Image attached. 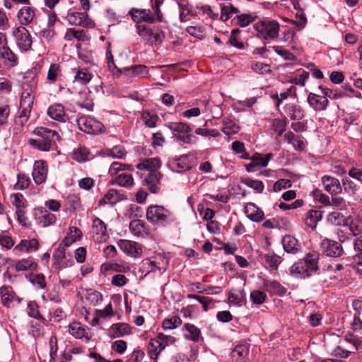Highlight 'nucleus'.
Masks as SVG:
<instances>
[{
    "label": "nucleus",
    "mask_w": 362,
    "mask_h": 362,
    "mask_svg": "<svg viewBox=\"0 0 362 362\" xmlns=\"http://www.w3.org/2000/svg\"><path fill=\"white\" fill-rule=\"evenodd\" d=\"M35 133L38 136V138L31 139L30 144L40 151H49L52 144L59 139V136L57 132L46 127H37L35 129Z\"/></svg>",
    "instance_id": "f257e3e1"
},
{
    "label": "nucleus",
    "mask_w": 362,
    "mask_h": 362,
    "mask_svg": "<svg viewBox=\"0 0 362 362\" xmlns=\"http://www.w3.org/2000/svg\"><path fill=\"white\" fill-rule=\"evenodd\" d=\"M137 30L144 41L151 46L160 45L165 37V33L158 28H151L146 25H139Z\"/></svg>",
    "instance_id": "f03ea898"
},
{
    "label": "nucleus",
    "mask_w": 362,
    "mask_h": 362,
    "mask_svg": "<svg viewBox=\"0 0 362 362\" xmlns=\"http://www.w3.org/2000/svg\"><path fill=\"white\" fill-rule=\"evenodd\" d=\"M254 28L264 40H274L279 35V24L275 21H261L256 23Z\"/></svg>",
    "instance_id": "7ed1b4c3"
},
{
    "label": "nucleus",
    "mask_w": 362,
    "mask_h": 362,
    "mask_svg": "<svg viewBox=\"0 0 362 362\" xmlns=\"http://www.w3.org/2000/svg\"><path fill=\"white\" fill-rule=\"evenodd\" d=\"M170 216V212L162 206L152 205L146 210L147 220L154 224H165Z\"/></svg>",
    "instance_id": "20e7f679"
},
{
    "label": "nucleus",
    "mask_w": 362,
    "mask_h": 362,
    "mask_svg": "<svg viewBox=\"0 0 362 362\" xmlns=\"http://www.w3.org/2000/svg\"><path fill=\"white\" fill-rule=\"evenodd\" d=\"M77 125L80 130L87 134H98L102 132L103 124L89 116H81L77 119Z\"/></svg>",
    "instance_id": "39448f33"
},
{
    "label": "nucleus",
    "mask_w": 362,
    "mask_h": 362,
    "mask_svg": "<svg viewBox=\"0 0 362 362\" xmlns=\"http://www.w3.org/2000/svg\"><path fill=\"white\" fill-rule=\"evenodd\" d=\"M13 35L18 47L23 50H28L32 45V39L28 30L23 26L18 27L13 31Z\"/></svg>",
    "instance_id": "423d86ee"
},
{
    "label": "nucleus",
    "mask_w": 362,
    "mask_h": 362,
    "mask_svg": "<svg viewBox=\"0 0 362 362\" xmlns=\"http://www.w3.org/2000/svg\"><path fill=\"white\" fill-rule=\"evenodd\" d=\"M321 247L323 254L327 257H337L343 253L341 245L337 242L328 238L322 241Z\"/></svg>",
    "instance_id": "0eeeda50"
},
{
    "label": "nucleus",
    "mask_w": 362,
    "mask_h": 362,
    "mask_svg": "<svg viewBox=\"0 0 362 362\" xmlns=\"http://www.w3.org/2000/svg\"><path fill=\"white\" fill-rule=\"evenodd\" d=\"M69 24L84 28H93L94 22L88 17L87 13L81 12L71 13L67 15Z\"/></svg>",
    "instance_id": "6e6552de"
},
{
    "label": "nucleus",
    "mask_w": 362,
    "mask_h": 362,
    "mask_svg": "<svg viewBox=\"0 0 362 362\" xmlns=\"http://www.w3.org/2000/svg\"><path fill=\"white\" fill-rule=\"evenodd\" d=\"M118 247L127 255L137 257L142 253V247L140 244L129 240H119Z\"/></svg>",
    "instance_id": "1a4fd4ad"
},
{
    "label": "nucleus",
    "mask_w": 362,
    "mask_h": 362,
    "mask_svg": "<svg viewBox=\"0 0 362 362\" xmlns=\"http://www.w3.org/2000/svg\"><path fill=\"white\" fill-rule=\"evenodd\" d=\"M132 333L131 326L124 322L115 323L108 329V335L112 339L123 337Z\"/></svg>",
    "instance_id": "9d476101"
},
{
    "label": "nucleus",
    "mask_w": 362,
    "mask_h": 362,
    "mask_svg": "<svg viewBox=\"0 0 362 362\" xmlns=\"http://www.w3.org/2000/svg\"><path fill=\"white\" fill-rule=\"evenodd\" d=\"M47 165L43 160H36L34 163L33 177L37 185L43 183L47 175Z\"/></svg>",
    "instance_id": "9b49d317"
},
{
    "label": "nucleus",
    "mask_w": 362,
    "mask_h": 362,
    "mask_svg": "<svg viewBox=\"0 0 362 362\" xmlns=\"http://www.w3.org/2000/svg\"><path fill=\"white\" fill-rule=\"evenodd\" d=\"M144 182L151 193H157L160 189V173H141Z\"/></svg>",
    "instance_id": "f8f14e48"
},
{
    "label": "nucleus",
    "mask_w": 362,
    "mask_h": 362,
    "mask_svg": "<svg viewBox=\"0 0 362 362\" xmlns=\"http://www.w3.org/2000/svg\"><path fill=\"white\" fill-rule=\"evenodd\" d=\"M137 168L142 171L141 173H160V160L158 158H151L144 159L141 163L136 165Z\"/></svg>",
    "instance_id": "ddd939ff"
},
{
    "label": "nucleus",
    "mask_w": 362,
    "mask_h": 362,
    "mask_svg": "<svg viewBox=\"0 0 362 362\" xmlns=\"http://www.w3.org/2000/svg\"><path fill=\"white\" fill-rule=\"evenodd\" d=\"M92 230L97 241L104 242L108 238L106 225L99 218H95L93 220Z\"/></svg>",
    "instance_id": "4468645a"
},
{
    "label": "nucleus",
    "mask_w": 362,
    "mask_h": 362,
    "mask_svg": "<svg viewBox=\"0 0 362 362\" xmlns=\"http://www.w3.org/2000/svg\"><path fill=\"white\" fill-rule=\"evenodd\" d=\"M129 14L134 22L144 21L152 23L156 21L155 16L152 15L150 10L132 8Z\"/></svg>",
    "instance_id": "2eb2a0df"
},
{
    "label": "nucleus",
    "mask_w": 362,
    "mask_h": 362,
    "mask_svg": "<svg viewBox=\"0 0 362 362\" xmlns=\"http://www.w3.org/2000/svg\"><path fill=\"white\" fill-rule=\"evenodd\" d=\"M47 115L52 119L61 122H66L69 119L68 115L65 113L64 107L59 103L52 105L47 110Z\"/></svg>",
    "instance_id": "dca6fc26"
},
{
    "label": "nucleus",
    "mask_w": 362,
    "mask_h": 362,
    "mask_svg": "<svg viewBox=\"0 0 362 362\" xmlns=\"http://www.w3.org/2000/svg\"><path fill=\"white\" fill-rule=\"evenodd\" d=\"M308 103L315 110H324L328 105L326 96L310 93L308 96Z\"/></svg>",
    "instance_id": "f3484780"
},
{
    "label": "nucleus",
    "mask_w": 362,
    "mask_h": 362,
    "mask_svg": "<svg viewBox=\"0 0 362 362\" xmlns=\"http://www.w3.org/2000/svg\"><path fill=\"white\" fill-rule=\"evenodd\" d=\"M323 186L327 192L331 194H337L342 190L338 179L331 176H324L322 178Z\"/></svg>",
    "instance_id": "a211bd4d"
},
{
    "label": "nucleus",
    "mask_w": 362,
    "mask_h": 362,
    "mask_svg": "<svg viewBox=\"0 0 362 362\" xmlns=\"http://www.w3.org/2000/svg\"><path fill=\"white\" fill-rule=\"evenodd\" d=\"M0 296L3 304L10 307L13 303H19L20 300L10 286H2L0 288Z\"/></svg>",
    "instance_id": "6ab92c4d"
},
{
    "label": "nucleus",
    "mask_w": 362,
    "mask_h": 362,
    "mask_svg": "<svg viewBox=\"0 0 362 362\" xmlns=\"http://www.w3.org/2000/svg\"><path fill=\"white\" fill-rule=\"evenodd\" d=\"M0 57L4 59V65L8 67H14L18 64L17 55L8 46L0 47Z\"/></svg>",
    "instance_id": "aec40b11"
},
{
    "label": "nucleus",
    "mask_w": 362,
    "mask_h": 362,
    "mask_svg": "<svg viewBox=\"0 0 362 362\" xmlns=\"http://www.w3.org/2000/svg\"><path fill=\"white\" fill-rule=\"evenodd\" d=\"M290 272L292 274L300 278H305L312 275L304 259H300L298 262L294 263L291 266Z\"/></svg>",
    "instance_id": "412c9836"
},
{
    "label": "nucleus",
    "mask_w": 362,
    "mask_h": 362,
    "mask_svg": "<svg viewBox=\"0 0 362 362\" xmlns=\"http://www.w3.org/2000/svg\"><path fill=\"white\" fill-rule=\"evenodd\" d=\"M245 213L250 220L259 222L264 218V212L253 203H247L245 207Z\"/></svg>",
    "instance_id": "4be33fe9"
},
{
    "label": "nucleus",
    "mask_w": 362,
    "mask_h": 362,
    "mask_svg": "<svg viewBox=\"0 0 362 362\" xmlns=\"http://www.w3.org/2000/svg\"><path fill=\"white\" fill-rule=\"evenodd\" d=\"M285 113L293 120H300L304 117V110L296 103H287L284 107Z\"/></svg>",
    "instance_id": "5701e85b"
},
{
    "label": "nucleus",
    "mask_w": 362,
    "mask_h": 362,
    "mask_svg": "<svg viewBox=\"0 0 362 362\" xmlns=\"http://www.w3.org/2000/svg\"><path fill=\"white\" fill-rule=\"evenodd\" d=\"M53 259H54V263L59 268L67 267L71 264V262L67 259L65 248L62 247V246L59 245L54 250L53 253Z\"/></svg>",
    "instance_id": "b1692460"
},
{
    "label": "nucleus",
    "mask_w": 362,
    "mask_h": 362,
    "mask_svg": "<svg viewBox=\"0 0 362 362\" xmlns=\"http://www.w3.org/2000/svg\"><path fill=\"white\" fill-rule=\"evenodd\" d=\"M36 220L37 223L42 227H48L55 223L57 217L54 214L47 210H40L37 215Z\"/></svg>",
    "instance_id": "393cba45"
},
{
    "label": "nucleus",
    "mask_w": 362,
    "mask_h": 362,
    "mask_svg": "<svg viewBox=\"0 0 362 362\" xmlns=\"http://www.w3.org/2000/svg\"><path fill=\"white\" fill-rule=\"evenodd\" d=\"M282 245L286 252L295 254L300 249V245L296 238L292 235H285L282 238Z\"/></svg>",
    "instance_id": "a878e982"
},
{
    "label": "nucleus",
    "mask_w": 362,
    "mask_h": 362,
    "mask_svg": "<svg viewBox=\"0 0 362 362\" xmlns=\"http://www.w3.org/2000/svg\"><path fill=\"white\" fill-rule=\"evenodd\" d=\"M182 329L186 339L196 342L201 337L200 329L192 324L185 323Z\"/></svg>",
    "instance_id": "bb28decb"
},
{
    "label": "nucleus",
    "mask_w": 362,
    "mask_h": 362,
    "mask_svg": "<svg viewBox=\"0 0 362 362\" xmlns=\"http://www.w3.org/2000/svg\"><path fill=\"white\" fill-rule=\"evenodd\" d=\"M345 227H348L353 236H357L362 233V220L356 216H347Z\"/></svg>",
    "instance_id": "cd10ccee"
},
{
    "label": "nucleus",
    "mask_w": 362,
    "mask_h": 362,
    "mask_svg": "<svg viewBox=\"0 0 362 362\" xmlns=\"http://www.w3.org/2000/svg\"><path fill=\"white\" fill-rule=\"evenodd\" d=\"M322 214L320 210L318 209H311L308 211L306 214L305 218V223L307 226L310 227L312 229L316 228L318 221L322 219Z\"/></svg>",
    "instance_id": "c85d7f7f"
},
{
    "label": "nucleus",
    "mask_w": 362,
    "mask_h": 362,
    "mask_svg": "<svg viewBox=\"0 0 362 362\" xmlns=\"http://www.w3.org/2000/svg\"><path fill=\"white\" fill-rule=\"evenodd\" d=\"M127 199L124 194H119L117 190L111 189L105 194L103 199L100 201V204H115L119 201Z\"/></svg>",
    "instance_id": "c756f323"
},
{
    "label": "nucleus",
    "mask_w": 362,
    "mask_h": 362,
    "mask_svg": "<svg viewBox=\"0 0 362 362\" xmlns=\"http://www.w3.org/2000/svg\"><path fill=\"white\" fill-rule=\"evenodd\" d=\"M147 263L151 266L149 272L158 271L160 273L165 272L168 267V260L161 255L156 257L153 260H147Z\"/></svg>",
    "instance_id": "7c9ffc66"
},
{
    "label": "nucleus",
    "mask_w": 362,
    "mask_h": 362,
    "mask_svg": "<svg viewBox=\"0 0 362 362\" xmlns=\"http://www.w3.org/2000/svg\"><path fill=\"white\" fill-rule=\"evenodd\" d=\"M164 350L163 346L158 340V337L156 339H151L147 346L148 354L151 358L156 360L160 353Z\"/></svg>",
    "instance_id": "2f4dec72"
},
{
    "label": "nucleus",
    "mask_w": 362,
    "mask_h": 362,
    "mask_svg": "<svg viewBox=\"0 0 362 362\" xmlns=\"http://www.w3.org/2000/svg\"><path fill=\"white\" fill-rule=\"evenodd\" d=\"M35 16L34 10L30 6L22 7L18 13V18L21 24L27 25L32 23Z\"/></svg>",
    "instance_id": "473e14b6"
},
{
    "label": "nucleus",
    "mask_w": 362,
    "mask_h": 362,
    "mask_svg": "<svg viewBox=\"0 0 362 362\" xmlns=\"http://www.w3.org/2000/svg\"><path fill=\"white\" fill-rule=\"evenodd\" d=\"M38 247V241L33 238L31 240H22L21 243L15 247L14 250L20 252H29L33 250H37Z\"/></svg>",
    "instance_id": "72a5a7b5"
},
{
    "label": "nucleus",
    "mask_w": 362,
    "mask_h": 362,
    "mask_svg": "<svg viewBox=\"0 0 362 362\" xmlns=\"http://www.w3.org/2000/svg\"><path fill=\"white\" fill-rule=\"evenodd\" d=\"M284 136L296 150L303 151L305 148V143L301 136L295 135L293 132H288Z\"/></svg>",
    "instance_id": "f704fd0d"
},
{
    "label": "nucleus",
    "mask_w": 362,
    "mask_h": 362,
    "mask_svg": "<svg viewBox=\"0 0 362 362\" xmlns=\"http://www.w3.org/2000/svg\"><path fill=\"white\" fill-rule=\"evenodd\" d=\"M132 233L138 237H144L147 234L145 223L141 220H133L129 223Z\"/></svg>",
    "instance_id": "c9c22d12"
},
{
    "label": "nucleus",
    "mask_w": 362,
    "mask_h": 362,
    "mask_svg": "<svg viewBox=\"0 0 362 362\" xmlns=\"http://www.w3.org/2000/svg\"><path fill=\"white\" fill-rule=\"evenodd\" d=\"M10 112L11 109L7 101L0 98V127H4L8 124Z\"/></svg>",
    "instance_id": "e433bc0d"
},
{
    "label": "nucleus",
    "mask_w": 362,
    "mask_h": 362,
    "mask_svg": "<svg viewBox=\"0 0 362 362\" xmlns=\"http://www.w3.org/2000/svg\"><path fill=\"white\" fill-rule=\"evenodd\" d=\"M69 332L78 339L88 338L86 329L78 322H73L69 326Z\"/></svg>",
    "instance_id": "4c0bfd02"
},
{
    "label": "nucleus",
    "mask_w": 362,
    "mask_h": 362,
    "mask_svg": "<svg viewBox=\"0 0 362 362\" xmlns=\"http://www.w3.org/2000/svg\"><path fill=\"white\" fill-rule=\"evenodd\" d=\"M346 221L347 217L339 211H333L327 216V221L334 226H345Z\"/></svg>",
    "instance_id": "58836bf2"
},
{
    "label": "nucleus",
    "mask_w": 362,
    "mask_h": 362,
    "mask_svg": "<svg viewBox=\"0 0 362 362\" xmlns=\"http://www.w3.org/2000/svg\"><path fill=\"white\" fill-rule=\"evenodd\" d=\"M111 184H117L120 186L128 187L134 183V180L130 174L122 173L118 175L114 180L110 181Z\"/></svg>",
    "instance_id": "ea45409f"
},
{
    "label": "nucleus",
    "mask_w": 362,
    "mask_h": 362,
    "mask_svg": "<svg viewBox=\"0 0 362 362\" xmlns=\"http://www.w3.org/2000/svg\"><path fill=\"white\" fill-rule=\"evenodd\" d=\"M74 38H76L78 41H85L87 39L83 30H76L74 28L68 29L65 33L64 39L67 41H71Z\"/></svg>",
    "instance_id": "a19ab883"
},
{
    "label": "nucleus",
    "mask_w": 362,
    "mask_h": 362,
    "mask_svg": "<svg viewBox=\"0 0 362 362\" xmlns=\"http://www.w3.org/2000/svg\"><path fill=\"white\" fill-rule=\"evenodd\" d=\"M15 267L17 271L35 270L37 268V264L32 259H23L18 261Z\"/></svg>",
    "instance_id": "79ce46f5"
},
{
    "label": "nucleus",
    "mask_w": 362,
    "mask_h": 362,
    "mask_svg": "<svg viewBox=\"0 0 362 362\" xmlns=\"http://www.w3.org/2000/svg\"><path fill=\"white\" fill-rule=\"evenodd\" d=\"M102 298L103 297L100 293L91 289L87 290L85 294V300L90 305L94 306L97 305L100 301L102 300Z\"/></svg>",
    "instance_id": "37998d69"
},
{
    "label": "nucleus",
    "mask_w": 362,
    "mask_h": 362,
    "mask_svg": "<svg viewBox=\"0 0 362 362\" xmlns=\"http://www.w3.org/2000/svg\"><path fill=\"white\" fill-rule=\"evenodd\" d=\"M303 259L312 274L318 269V255L317 254L308 253Z\"/></svg>",
    "instance_id": "c03bdc74"
},
{
    "label": "nucleus",
    "mask_w": 362,
    "mask_h": 362,
    "mask_svg": "<svg viewBox=\"0 0 362 362\" xmlns=\"http://www.w3.org/2000/svg\"><path fill=\"white\" fill-rule=\"evenodd\" d=\"M264 260L272 269L276 270L281 262V257L274 252H269L264 255Z\"/></svg>",
    "instance_id": "a18cd8bd"
},
{
    "label": "nucleus",
    "mask_w": 362,
    "mask_h": 362,
    "mask_svg": "<svg viewBox=\"0 0 362 362\" xmlns=\"http://www.w3.org/2000/svg\"><path fill=\"white\" fill-rule=\"evenodd\" d=\"M241 182L246 186L253 189L257 193H261L264 187L263 182L257 180H252L250 178H242Z\"/></svg>",
    "instance_id": "49530a36"
},
{
    "label": "nucleus",
    "mask_w": 362,
    "mask_h": 362,
    "mask_svg": "<svg viewBox=\"0 0 362 362\" xmlns=\"http://www.w3.org/2000/svg\"><path fill=\"white\" fill-rule=\"evenodd\" d=\"M60 66L57 64H52L47 72V79L50 83L57 81L58 76L60 75Z\"/></svg>",
    "instance_id": "de8ad7c7"
},
{
    "label": "nucleus",
    "mask_w": 362,
    "mask_h": 362,
    "mask_svg": "<svg viewBox=\"0 0 362 362\" xmlns=\"http://www.w3.org/2000/svg\"><path fill=\"white\" fill-rule=\"evenodd\" d=\"M248 354V349L245 345H238L231 351V356L236 361H241Z\"/></svg>",
    "instance_id": "09e8293b"
},
{
    "label": "nucleus",
    "mask_w": 362,
    "mask_h": 362,
    "mask_svg": "<svg viewBox=\"0 0 362 362\" xmlns=\"http://www.w3.org/2000/svg\"><path fill=\"white\" fill-rule=\"evenodd\" d=\"M168 127L171 131L178 133L185 134L191 131L190 127L184 122H170Z\"/></svg>",
    "instance_id": "8fccbe9b"
},
{
    "label": "nucleus",
    "mask_w": 362,
    "mask_h": 362,
    "mask_svg": "<svg viewBox=\"0 0 362 362\" xmlns=\"http://www.w3.org/2000/svg\"><path fill=\"white\" fill-rule=\"evenodd\" d=\"M182 324V320L178 316H173L168 318L163 322V328L164 330L173 329Z\"/></svg>",
    "instance_id": "3c124183"
},
{
    "label": "nucleus",
    "mask_w": 362,
    "mask_h": 362,
    "mask_svg": "<svg viewBox=\"0 0 362 362\" xmlns=\"http://www.w3.org/2000/svg\"><path fill=\"white\" fill-rule=\"evenodd\" d=\"M91 74L85 69H79L77 71L74 79L81 84H86L91 80Z\"/></svg>",
    "instance_id": "603ef678"
},
{
    "label": "nucleus",
    "mask_w": 362,
    "mask_h": 362,
    "mask_svg": "<svg viewBox=\"0 0 362 362\" xmlns=\"http://www.w3.org/2000/svg\"><path fill=\"white\" fill-rule=\"evenodd\" d=\"M239 127L231 120H224L222 131L226 135L234 134L239 132Z\"/></svg>",
    "instance_id": "864d4df0"
},
{
    "label": "nucleus",
    "mask_w": 362,
    "mask_h": 362,
    "mask_svg": "<svg viewBox=\"0 0 362 362\" xmlns=\"http://www.w3.org/2000/svg\"><path fill=\"white\" fill-rule=\"evenodd\" d=\"M272 129L281 136L286 130V121L285 119H274L272 122Z\"/></svg>",
    "instance_id": "5fc2aeb1"
},
{
    "label": "nucleus",
    "mask_w": 362,
    "mask_h": 362,
    "mask_svg": "<svg viewBox=\"0 0 362 362\" xmlns=\"http://www.w3.org/2000/svg\"><path fill=\"white\" fill-rule=\"evenodd\" d=\"M319 89H320L322 90V94L325 96H326L327 99V98L337 99V98H341L345 95V93L341 90H334L330 88H322L320 86H319Z\"/></svg>",
    "instance_id": "6e6d98bb"
},
{
    "label": "nucleus",
    "mask_w": 362,
    "mask_h": 362,
    "mask_svg": "<svg viewBox=\"0 0 362 362\" xmlns=\"http://www.w3.org/2000/svg\"><path fill=\"white\" fill-rule=\"evenodd\" d=\"M178 5L180 8V19L182 22L186 21L188 16L194 15L192 8L189 6L188 4L179 2Z\"/></svg>",
    "instance_id": "4d7b16f0"
},
{
    "label": "nucleus",
    "mask_w": 362,
    "mask_h": 362,
    "mask_svg": "<svg viewBox=\"0 0 362 362\" xmlns=\"http://www.w3.org/2000/svg\"><path fill=\"white\" fill-rule=\"evenodd\" d=\"M11 202L18 209H22L25 206V199L20 193L13 194L11 196Z\"/></svg>",
    "instance_id": "13d9d810"
},
{
    "label": "nucleus",
    "mask_w": 362,
    "mask_h": 362,
    "mask_svg": "<svg viewBox=\"0 0 362 362\" xmlns=\"http://www.w3.org/2000/svg\"><path fill=\"white\" fill-rule=\"evenodd\" d=\"M30 184L29 177L24 174L18 175V181L14 185V189L16 190H23L26 189Z\"/></svg>",
    "instance_id": "bf43d9fd"
},
{
    "label": "nucleus",
    "mask_w": 362,
    "mask_h": 362,
    "mask_svg": "<svg viewBox=\"0 0 362 362\" xmlns=\"http://www.w3.org/2000/svg\"><path fill=\"white\" fill-rule=\"evenodd\" d=\"M88 154L89 151L86 148L78 147L77 149L74 150L73 158L79 162L84 161L87 159Z\"/></svg>",
    "instance_id": "052dcab7"
},
{
    "label": "nucleus",
    "mask_w": 362,
    "mask_h": 362,
    "mask_svg": "<svg viewBox=\"0 0 362 362\" xmlns=\"http://www.w3.org/2000/svg\"><path fill=\"white\" fill-rule=\"evenodd\" d=\"M274 51L279 56H281L285 60H294L296 57L288 50L284 49L280 46L272 47Z\"/></svg>",
    "instance_id": "680f3d73"
},
{
    "label": "nucleus",
    "mask_w": 362,
    "mask_h": 362,
    "mask_svg": "<svg viewBox=\"0 0 362 362\" xmlns=\"http://www.w3.org/2000/svg\"><path fill=\"white\" fill-rule=\"evenodd\" d=\"M256 16H252L250 14H241L237 16L238 18V24L240 27H246L250 23L255 21L256 19Z\"/></svg>",
    "instance_id": "e2e57ef3"
},
{
    "label": "nucleus",
    "mask_w": 362,
    "mask_h": 362,
    "mask_svg": "<svg viewBox=\"0 0 362 362\" xmlns=\"http://www.w3.org/2000/svg\"><path fill=\"white\" fill-rule=\"evenodd\" d=\"M30 281L33 285L40 288H45L46 286L45 276L42 274L30 275Z\"/></svg>",
    "instance_id": "0e129e2a"
},
{
    "label": "nucleus",
    "mask_w": 362,
    "mask_h": 362,
    "mask_svg": "<svg viewBox=\"0 0 362 362\" xmlns=\"http://www.w3.org/2000/svg\"><path fill=\"white\" fill-rule=\"evenodd\" d=\"M252 69L261 74L270 73L269 65L262 62H253L251 65Z\"/></svg>",
    "instance_id": "69168bd1"
},
{
    "label": "nucleus",
    "mask_w": 362,
    "mask_h": 362,
    "mask_svg": "<svg viewBox=\"0 0 362 362\" xmlns=\"http://www.w3.org/2000/svg\"><path fill=\"white\" fill-rule=\"evenodd\" d=\"M250 298L254 303L260 305L265 300L266 294L263 291L255 290L251 292Z\"/></svg>",
    "instance_id": "338daca9"
},
{
    "label": "nucleus",
    "mask_w": 362,
    "mask_h": 362,
    "mask_svg": "<svg viewBox=\"0 0 362 362\" xmlns=\"http://www.w3.org/2000/svg\"><path fill=\"white\" fill-rule=\"evenodd\" d=\"M95 312L98 317H100L101 318L111 317L115 315L111 303L107 305L104 309L96 310Z\"/></svg>",
    "instance_id": "774afa93"
}]
</instances>
